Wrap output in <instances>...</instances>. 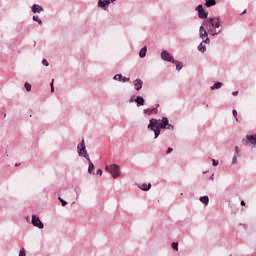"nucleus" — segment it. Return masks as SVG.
Here are the masks:
<instances>
[{"instance_id": "423d86ee", "label": "nucleus", "mask_w": 256, "mask_h": 256, "mask_svg": "<svg viewBox=\"0 0 256 256\" xmlns=\"http://www.w3.org/2000/svg\"><path fill=\"white\" fill-rule=\"evenodd\" d=\"M161 59H163V61H168L170 63H173L175 61V59H173V56L169 52H167L166 50H164L161 53Z\"/></svg>"}, {"instance_id": "473e14b6", "label": "nucleus", "mask_w": 256, "mask_h": 256, "mask_svg": "<svg viewBox=\"0 0 256 256\" xmlns=\"http://www.w3.org/2000/svg\"><path fill=\"white\" fill-rule=\"evenodd\" d=\"M121 81H123V83H126V81H129V78H122Z\"/></svg>"}, {"instance_id": "6ab92c4d", "label": "nucleus", "mask_w": 256, "mask_h": 256, "mask_svg": "<svg viewBox=\"0 0 256 256\" xmlns=\"http://www.w3.org/2000/svg\"><path fill=\"white\" fill-rule=\"evenodd\" d=\"M221 87H223V83L217 82V83H215V84L211 87V89H212V90L221 89Z\"/></svg>"}, {"instance_id": "e433bc0d", "label": "nucleus", "mask_w": 256, "mask_h": 256, "mask_svg": "<svg viewBox=\"0 0 256 256\" xmlns=\"http://www.w3.org/2000/svg\"><path fill=\"white\" fill-rule=\"evenodd\" d=\"M235 151L236 153H239V147L236 146Z\"/></svg>"}, {"instance_id": "20e7f679", "label": "nucleus", "mask_w": 256, "mask_h": 256, "mask_svg": "<svg viewBox=\"0 0 256 256\" xmlns=\"http://www.w3.org/2000/svg\"><path fill=\"white\" fill-rule=\"evenodd\" d=\"M105 171L110 173L112 175L113 179H117V177H119V175H121V168L117 164L107 165L105 167Z\"/></svg>"}, {"instance_id": "2eb2a0df", "label": "nucleus", "mask_w": 256, "mask_h": 256, "mask_svg": "<svg viewBox=\"0 0 256 256\" xmlns=\"http://www.w3.org/2000/svg\"><path fill=\"white\" fill-rule=\"evenodd\" d=\"M147 55V47H143L141 50H140V52H139V57L141 58V59H143V58H145V56Z\"/></svg>"}, {"instance_id": "72a5a7b5", "label": "nucleus", "mask_w": 256, "mask_h": 256, "mask_svg": "<svg viewBox=\"0 0 256 256\" xmlns=\"http://www.w3.org/2000/svg\"><path fill=\"white\" fill-rule=\"evenodd\" d=\"M232 163H237V157L236 156L233 157Z\"/></svg>"}, {"instance_id": "dca6fc26", "label": "nucleus", "mask_w": 256, "mask_h": 256, "mask_svg": "<svg viewBox=\"0 0 256 256\" xmlns=\"http://www.w3.org/2000/svg\"><path fill=\"white\" fill-rule=\"evenodd\" d=\"M172 63H173L174 65H176L177 71H181V69H183V63H181V62H179V61H177V60H174Z\"/></svg>"}, {"instance_id": "39448f33", "label": "nucleus", "mask_w": 256, "mask_h": 256, "mask_svg": "<svg viewBox=\"0 0 256 256\" xmlns=\"http://www.w3.org/2000/svg\"><path fill=\"white\" fill-rule=\"evenodd\" d=\"M32 225H34V227H38V229H43L45 227L43 222H41V219H39L36 215L32 216Z\"/></svg>"}, {"instance_id": "9b49d317", "label": "nucleus", "mask_w": 256, "mask_h": 256, "mask_svg": "<svg viewBox=\"0 0 256 256\" xmlns=\"http://www.w3.org/2000/svg\"><path fill=\"white\" fill-rule=\"evenodd\" d=\"M247 141L250 145H256V134L248 135Z\"/></svg>"}, {"instance_id": "f03ea898", "label": "nucleus", "mask_w": 256, "mask_h": 256, "mask_svg": "<svg viewBox=\"0 0 256 256\" xmlns=\"http://www.w3.org/2000/svg\"><path fill=\"white\" fill-rule=\"evenodd\" d=\"M78 154L80 157H85L87 161H89V167L88 172L93 173L95 171V165H93V162H91V158H89V154H87V148L85 146V139H82L81 143L77 146Z\"/></svg>"}, {"instance_id": "2f4dec72", "label": "nucleus", "mask_w": 256, "mask_h": 256, "mask_svg": "<svg viewBox=\"0 0 256 256\" xmlns=\"http://www.w3.org/2000/svg\"><path fill=\"white\" fill-rule=\"evenodd\" d=\"M97 175H100V176L103 175V170L98 169V170H97Z\"/></svg>"}, {"instance_id": "6e6552de", "label": "nucleus", "mask_w": 256, "mask_h": 256, "mask_svg": "<svg viewBox=\"0 0 256 256\" xmlns=\"http://www.w3.org/2000/svg\"><path fill=\"white\" fill-rule=\"evenodd\" d=\"M197 11H198V15H199L200 19H207V12H205V10H203V5H199L197 7Z\"/></svg>"}, {"instance_id": "f3484780", "label": "nucleus", "mask_w": 256, "mask_h": 256, "mask_svg": "<svg viewBox=\"0 0 256 256\" xmlns=\"http://www.w3.org/2000/svg\"><path fill=\"white\" fill-rule=\"evenodd\" d=\"M205 5L207 7H213V6L217 5V2L215 0H206Z\"/></svg>"}, {"instance_id": "b1692460", "label": "nucleus", "mask_w": 256, "mask_h": 256, "mask_svg": "<svg viewBox=\"0 0 256 256\" xmlns=\"http://www.w3.org/2000/svg\"><path fill=\"white\" fill-rule=\"evenodd\" d=\"M115 81H121L123 79V76L121 74H117L114 76Z\"/></svg>"}, {"instance_id": "1a4fd4ad", "label": "nucleus", "mask_w": 256, "mask_h": 256, "mask_svg": "<svg viewBox=\"0 0 256 256\" xmlns=\"http://www.w3.org/2000/svg\"><path fill=\"white\" fill-rule=\"evenodd\" d=\"M115 0H99L98 5L102 8L105 9L106 7H109L110 3H114Z\"/></svg>"}, {"instance_id": "aec40b11", "label": "nucleus", "mask_w": 256, "mask_h": 256, "mask_svg": "<svg viewBox=\"0 0 256 256\" xmlns=\"http://www.w3.org/2000/svg\"><path fill=\"white\" fill-rule=\"evenodd\" d=\"M198 51H200L201 53H205L206 48H205V45H203V43L199 44Z\"/></svg>"}, {"instance_id": "f257e3e1", "label": "nucleus", "mask_w": 256, "mask_h": 256, "mask_svg": "<svg viewBox=\"0 0 256 256\" xmlns=\"http://www.w3.org/2000/svg\"><path fill=\"white\" fill-rule=\"evenodd\" d=\"M204 27H206L210 35H217L218 33H221V29H219V18H209L204 22Z\"/></svg>"}, {"instance_id": "0eeeda50", "label": "nucleus", "mask_w": 256, "mask_h": 256, "mask_svg": "<svg viewBox=\"0 0 256 256\" xmlns=\"http://www.w3.org/2000/svg\"><path fill=\"white\" fill-rule=\"evenodd\" d=\"M200 37L203 39L204 43H209V37L207 36V30H205V27H200Z\"/></svg>"}, {"instance_id": "f704fd0d", "label": "nucleus", "mask_w": 256, "mask_h": 256, "mask_svg": "<svg viewBox=\"0 0 256 256\" xmlns=\"http://www.w3.org/2000/svg\"><path fill=\"white\" fill-rule=\"evenodd\" d=\"M172 151H173V148H168L167 154L172 153Z\"/></svg>"}, {"instance_id": "412c9836", "label": "nucleus", "mask_w": 256, "mask_h": 256, "mask_svg": "<svg viewBox=\"0 0 256 256\" xmlns=\"http://www.w3.org/2000/svg\"><path fill=\"white\" fill-rule=\"evenodd\" d=\"M172 249H174V251H179V244L177 242L172 243Z\"/></svg>"}, {"instance_id": "4be33fe9", "label": "nucleus", "mask_w": 256, "mask_h": 256, "mask_svg": "<svg viewBox=\"0 0 256 256\" xmlns=\"http://www.w3.org/2000/svg\"><path fill=\"white\" fill-rule=\"evenodd\" d=\"M33 21H36L39 25H43V22L39 19V16H33Z\"/></svg>"}, {"instance_id": "58836bf2", "label": "nucleus", "mask_w": 256, "mask_h": 256, "mask_svg": "<svg viewBox=\"0 0 256 256\" xmlns=\"http://www.w3.org/2000/svg\"><path fill=\"white\" fill-rule=\"evenodd\" d=\"M241 205L245 207V201H241Z\"/></svg>"}, {"instance_id": "c756f323", "label": "nucleus", "mask_w": 256, "mask_h": 256, "mask_svg": "<svg viewBox=\"0 0 256 256\" xmlns=\"http://www.w3.org/2000/svg\"><path fill=\"white\" fill-rule=\"evenodd\" d=\"M55 80H52L51 82V93H53L55 91V88L53 87V83H54Z\"/></svg>"}, {"instance_id": "9d476101", "label": "nucleus", "mask_w": 256, "mask_h": 256, "mask_svg": "<svg viewBox=\"0 0 256 256\" xmlns=\"http://www.w3.org/2000/svg\"><path fill=\"white\" fill-rule=\"evenodd\" d=\"M134 87H135L136 91H141V89L143 87V81H141V79H136L134 81Z\"/></svg>"}, {"instance_id": "4468645a", "label": "nucleus", "mask_w": 256, "mask_h": 256, "mask_svg": "<svg viewBox=\"0 0 256 256\" xmlns=\"http://www.w3.org/2000/svg\"><path fill=\"white\" fill-rule=\"evenodd\" d=\"M135 103H137L138 107H141L142 105H145V99H143L141 96H138L135 99Z\"/></svg>"}, {"instance_id": "c9c22d12", "label": "nucleus", "mask_w": 256, "mask_h": 256, "mask_svg": "<svg viewBox=\"0 0 256 256\" xmlns=\"http://www.w3.org/2000/svg\"><path fill=\"white\" fill-rule=\"evenodd\" d=\"M232 95H234V97H236V95H239V92L235 91V92L232 93Z\"/></svg>"}, {"instance_id": "ddd939ff", "label": "nucleus", "mask_w": 256, "mask_h": 256, "mask_svg": "<svg viewBox=\"0 0 256 256\" xmlns=\"http://www.w3.org/2000/svg\"><path fill=\"white\" fill-rule=\"evenodd\" d=\"M41 11H43V7H41L38 4H34L32 6V13H41Z\"/></svg>"}, {"instance_id": "a878e982", "label": "nucleus", "mask_w": 256, "mask_h": 256, "mask_svg": "<svg viewBox=\"0 0 256 256\" xmlns=\"http://www.w3.org/2000/svg\"><path fill=\"white\" fill-rule=\"evenodd\" d=\"M58 199L62 203V207H65V205H67V201L63 200V198L59 197Z\"/></svg>"}, {"instance_id": "7c9ffc66", "label": "nucleus", "mask_w": 256, "mask_h": 256, "mask_svg": "<svg viewBox=\"0 0 256 256\" xmlns=\"http://www.w3.org/2000/svg\"><path fill=\"white\" fill-rule=\"evenodd\" d=\"M219 165V161L213 160V166L217 167Z\"/></svg>"}, {"instance_id": "c85d7f7f", "label": "nucleus", "mask_w": 256, "mask_h": 256, "mask_svg": "<svg viewBox=\"0 0 256 256\" xmlns=\"http://www.w3.org/2000/svg\"><path fill=\"white\" fill-rule=\"evenodd\" d=\"M232 114H233V117L236 119V121H237V110H233L232 111Z\"/></svg>"}, {"instance_id": "393cba45", "label": "nucleus", "mask_w": 256, "mask_h": 256, "mask_svg": "<svg viewBox=\"0 0 256 256\" xmlns=\"http://www.w3.org/2000/svg\"><path fill=\"white\" fill-rule=\"evenodd\" d=\"M24 87H25L26 91H31V84L26 82Z\"/></svg>"}, {"instance_id": "7ed1b4c3", "label": "nucleus", "mask_w": 256, "mask_h": 256, "mask_svg": "<svg viewBox=\"0 0 256 256\" xmlns=\"http://www.w3.org/2000/svg\"><path fill=\"white\" fill-rule=\"evenodd\" d=\"M167 125H169V120L167 118H162V120L151 119L148 129H165Z\"/></svg>"}, {"instance_id": "ea45409f", "label": "nucleus", "mask_w": 256, "mask_h": 256, "mask_svg": "<svg viewBox=\"0 0 256 256\" xmlns=\"http://www.w3.org/2000/svg\"><path fill=\"white\" fill-rule=\"evenodd\" d=\"M247 13V11L245 10L243 13H242V15H245Z\"/></svg>"}, {"instance_id": "4c0bfd02", "label": "nucleus", "mask_w": 256, "mask_h": 256, "mask_svg": "<svg viewBox=\"0 0 256 256\" xmlns=\"http://www.w3.org/2000/svg\"><path fill=\"white\" fill-rule=\"evenodd\" d=\"M2 117L3 118L7 117V114L6 113H2Z\"/></svg>"}, {"instance_id": "cd10ccee", "label": "nucleus", "mask_w": 256, "mask_h": 256, "mask_svg": "<svg viewBox=\"0 0 256 256\" xmlns=\"http://www.w3.org/2000/svg\"><path fill=\"white\" fill-rule=\"evenodd\" d=\"M19 256H25V248H22L19 252Z\"/></svg>"}, {"instance_id": "a211bd4d", "label": "nucleus", "mask_w": 256, "mask_h": 256, "mask_svg": "<svg viewBox=\"0 0 256 256\" xmlns=\"http://www.w3.org/2000/svg\"><path fill=\"white\" fill-rule=\"evenodd\" d=\"M201 203H204V205H209V197L208 196H202L200 197Z\"/></svg>"}, {"instance_id": "bb28decb", "label": "nucleus", "mask_w": 256, "mask_h": 256, "mask_svg": "<svg viewBox=\"0 0 256 256\" xmlns=\"http://www.w3.org/2000/svg\"><path fill=\"white\" fill-rule=\"evenodd\" d=\"M42 65H44L45 67H49V62L47 60H42Z\"/></svg>"}, {"instance_id": "f8f14e48", "label": "nucleus", "mask_w": 256, "mask_h": 256, "mask_svg": "<svg viewBox=\"0 0 256 256\" xmlns=\"http://www.w3.org/2000/svg\"><path fill=\"white\" fill-rule=\"evenodd\" d=\"M139 189H141L142 191H149V189H151V183L146 184H138Z\"/></svg>"}, {"instance_id": "5701e85b", "label": "nucleus", "mask_w": 256, "mask_h": 256, "mask_svg": "<svg viewBox=\"0 0 256 256\" xmlns=\"http://www.w3.org/2000/svg\"><path fill=\"white\" fill-rule=\"evenodd\" d=\"M154 135H155V139H157L158 135H161V130L160 129H154Z\"/></svg>"}]
</instances>
